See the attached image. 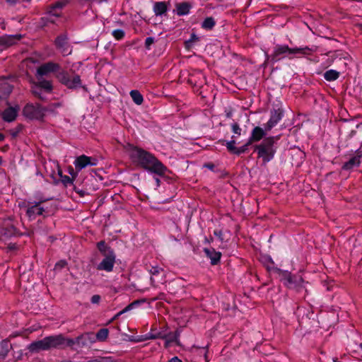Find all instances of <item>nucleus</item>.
<instances>
[{"mask_svg": "<svg viewBox=\"0 0 362 362\" xmlns=\"http://www.w3.org/2000/svg\"><path fill=\"white\" fill-rule=\"evenodd\" d=\"M129 156L133 163L151 173L163 176L167 171V168L160 160L143 148L131 146L129 149Z\"/></svg>", "mask_w": 362, "mask_h": 362, "instance_id": "nucleus-1", "label": "nucleus"}, {"mask_svg": "<svg viewBox=\"0 0 362 362\" xmlns=\"http://www.w3.org/2000/svg\"><path fill=\"white\" fill-rule=\"evenodd\" d=\"M75 344V340L66 338L62 334L46 337L41 340L32 342L28 349L31 352H37L41 350L72 346Z\"/></svg>", "mask_w": 362, "mask_h": 362, "instance_id": "nucleus-2", "label": "nucleus"}, {"mask_svg": "<svg viewBox=\"0 0 362 362\" xmlns=\"http://www.w3.org/2000/svg\"><path fill=\"white\" fill-rule=\"evenodd\" d=\"M315 50L316 48L314 47H289L286 45H277L274 49L272 57L273 61L276 62L285 57L293 58L309 55Z\"/></svg>", "mask_w": 362, "mask_h": 362, "instance_id": "nucleus-3", "label": "nucleus"}, {"mask_svg": "<svg viewBox=\"0 0 362 362\" xmlns=\"http://www.w3.org/2000/svg\"><path fill=\"white\" fill-rule=\"evenodd\" d=\"M280 280L288 288L300 291L305 288L307 284L300 275H292L291 272L286 270L278 269Z\"/></svg>", "mask_w": 362, "mask_h": 362, "instance_id": "nucleus-4", "label": "nucleus"}, {"mask_svg": "<svg viewBox=\"0 0 362 362\" xmlns=\"http://www.w3.org/2000/svg\"><path fill=\"white\" fill-rule=\"evenodd\" d=\"M256 150L259 158L262 159L264 163L269 162L276 153L273 137L264 139L259 145L256 146Z\"/></svg>", "mask_w": 362, "mask_h": 362, "instance_id": "nucleus-5", "label": "nucleus"}, {"mask_svg": "<svg viewBox=\"0 0 362 362\" xmlns=\"http://www.w3.org/2000/svg\"><path fill=\"white\" fill-rule=\"evenodd\" d=\"M23 115L30 120H40L45 116V110L38 103H28L23 109Z\"/></svg>", "mask_w": 362, "mask_h": 362, "instance_id": "nucleus-6", "label": "nucleus"}, {"mask_svg": "<svg viewBox=\"0 0 362 362\" xmlns=\"http://www.w3.org/2000/svg\"><path fill=\"white\" fill-rule=\"evenodd\" d=\"M57 79L65 86L70 89H75L81 86L80 76L76 75L71 78L65 71H59L57 74Z\"/></svg>", "mask_w": 362, "mask_h": 362, "instance_id": "nucleus-7", "label": "nucleus"}, {"mask_svg": "<svg viewBox=\"0 0 362 362\" xmlns=\"http://www.w3.org/2000/svg\"><path fill=\"white\" fill-rule=\"evenodd\" d=\"M98 163V160L96 158L81 155L75 158L74 165L76 170L80 172L88 166L97 165Z\"/></svg>", "mask_w": 362, "mask_h": 362, "instance_id": "nucleus-8", "label": "nucleus"}, {"mask_svg": "<svg viewBox=\"0 0 362 362\" xmlns=\"http://www.w3.org/2000/svg\"><path fill=\"white\" fill-rule=\"evenodd\" d=\"M59 65L54 62H47L40 65L36 71V76L37 79L46 76L50 73L56 72L59 69Z\"/></svg>", "mask_w": 362, "mask_h": 362, "instance_id": "nucleus-9", "label": "nucleus"}, {"mask_svg": "<svg viewBox=\"0 0 362 362\" xmlns=\"http://www.w3.org/2000/svg\"><path fill=\"white\" fill-rule=\"evenodd\" d=\"M54 42L57 49L64 56H67L71 54L72 49L68 44V37L66 35L58 36L55 39Z\"/></svg>", "mask_w": 362, "mask_h": 362, "instance_id": "nucleus-10", "label": "nucleus"}, {"mask_svg": "<svg viewBox=\"0 0 362 362\" xmlns=\"http://www.w3.org/2000/svg\"><path fill=\"white\" fill-rule=\"evenodd\" d=\"M115 262V255L112 250H110L109 253L105 255V258L98 265L99 270H104L105 272H112Z\"/></svg>", "mask_w": 362, "mask_h": 362, "instance_id": "nucleus-11", "label": "nucleus"}, {"mask_svg": "<svg viewBox=\"0 0 362 362\" xmlns=\"http://www.w3.org/2000/svg\"><path fill=\"white\" fill-rule=\"evenodd\" d=\"M284 112L281 108L274 109L271 111V115L266 124V130L270 131L284 117Z\"/></svg>", "mask_w": 362, "mask_h": 362, "instance_id": "nucleus-12", "label": "nucleus"}, {"mask_svg": "<svg viewBox=\"0 0 362 362\" xmlns=\"http://www.w3.org/2000/svg\"><path fill=\"white\" fill-rule=\"evenodd\" d=\"M19 110L20 107L17 105L6 108L1 113L2 119L6 122H13L17 118Z\"/></svg>", "mask_w": 362, "mask_h": 362, "instance_id": "nucleus-13", "label": "nucleus"}, {"mask_svg": "<svg viewBox=\"0 0 362 362\" xmlns=\"http://www.w3.org/2000/svg\"><path fill=\"white\" fill-rule=\"evenodd\" d=\"M69 0H60L53 4L49 8L47 14L50 16L59 17L61 16L62 8L66 4Z\"/></svg>", "mask_w": 362, "mask_h": 362, "instance_id": "nucleus-14", "label": "nucleus"}, {"mask_svg": "<svg viewBox=\"0 0 362 362\" xmlns=\"http://www.w3.org/2000/svg\"><path fill=\"white\" fill-rule=\"evenodd\" d=\"M44 200H40L39 202L35 203L33 206L29 207L27 209V215L29 217V218L32 219L35 217L36 215H42L43 212L45 211L44 208L40 206V203L42 202H44Z\"/></svg>", "mask_w": 362, "mask_h": 362, "instance_id": "nucleus-15", "label": "nucleus"}, {"mask_svg": "<svg viewBox=\"0 0 362 362\" xmlns=\"http://www.w3.org/2000/svg\"><path fill=\"white\" fill-rule=\"evenodd\" d=\"M267 130L266 128L264 129L259 127H255L253 128L251 132V135L248 140L250 142L259 141H260L267 134Z\"/></svg>", "mask_w": 362, "mask_h": 362, "instance_id": "nucleus-16", "label": "nucleus"}, {"mask_svg": "<svg viewBox=\"0 0 362 362\" xmlns=\"http://www.w3.org/2000/svg\"><path fill=\"white\" fill-rule=\"evenodd\" d=\"M357 155L352 157L349 161L345 163L343 165V168L345 170H350L354 167H357L361 163V158H362V153L360 148L356 150Z\"/></svg>", "mask_w": 362, "mask_h": 362, "instance_id": "nucleus-17", "label": "nucleus"}, {"mask_svg": "<svg viewBox=\"0 0 362 362\" xmlns=\"http://www.w3.org/2000/svg\"><path fill=\"white\" fill-rule=\"evenodd\" d=\"M74 340L75 344H81L82 346L86 345L88 341L90 343H93L95 341V339L93 336V334L90 332H86L85 334H83L76 337Z\"/></svg>", "mask_w": 362, "mask_h": 362, "instance_id": "nucleus-18", "label": "nucleus"}, {"mask_svg": "<svg viewBox=\"0 0 362 362\" xmlns=\"http://www.w3.org/2000/svg\"><path fill=\"white\" fill-rule=\"evenodd\" d=\"M204 251L206 255L211 259V263L212 264H216L220 261L221 257V253L220 252H217L213 248H205Z\"/></svg>", "mask_w": 362, "mask_h": 362, "instance_id": "nucleus-19", "label": "nucleus"}, {"mask_svg": "<svg viewBox=\"0 0 362 362\" xmlns=\"http://www.w3.org/2000/svg\"><path fill=\"white\" fill-rule=\"evenodd\" d=\"M153 8L156 16H161L168 11V5L165 1H158L153 4Z\"/></svg>", "mask_w": 362, "mask_h": 362, "instance_id": "nucleus-20", "label": "nucleus"}, {"mask_svg": "<svg viewBox=\"0 0 362 362\" xmlns=\"http://www.w3.org/2000/svg\"><path fill=\"white\" fill-rule=\"evenodd\" d=\"M191 5L188 3L184 2L178 4L176 6V12L178 16H185L189 14L191 9Z\"/></svg>", "mask_w": 362, "mask_h": 362, "instance_id": "nucleus-21", "label": "nucleus"}, {"mask_svg": "<svg viewBox=\"0 0 362 362\" xmlns=\"http://www.w3.org/2000/svg\"><path fill=\"white\" fill-rule=\"evenodd\" d=\"M11 348V345L8 340H2L0 341V358H4Z\"/></svg>", "mask_w": 362, "mask_h": 362, "instance_id": "nucleus-22", "label": "nucleus"}, {"mask_svg": "<svg viewBox=\"0 0 362 362\" xmlns=\"http://www.w3.org/2000/svg\"><path fill=\"white\" fill-rule=\"evenodd\" d=\"M339 72L334 69H329L325 72L324 78L327 81H334L339 77Z\"/></svg>", "mask_w": 362, "mask_h": 362, "instance_id": "nucleus-23", "label": "nucleus"}, {"mask_svg": "<svg viewBox=\"0 0 362 362\" xmlns=\"http://www.w3.org/2000/svg\"><path fill=\"white\" fill-rule=\"evenodd\" d=\"M133 101L138 105L142 104L144 101L143 95L137 90H132L129 93Z\"/></svg>", "mask_w": 362, "mask_h": 362, "instance_id": "nucleus-24", "label": "nucleus"}, {"mask_svg": "<svg viewBox=\"0 0 362 362\" xmlns=\"http://www.w3.org/2000/svg\"><path fill=\"white\" fill-rule=\"evenodd\" d=\"M39 81L37 83V85L40 86V88L42 90H44L45 92L50 93L52 90V84L51 81L42 79L40 78L38 79Z\"/></svg>", "mask_w": 362, "mask_h": 362, "instance_id": "nucleus-25", "label": "nucleus"}, {"mask_svg": "<svg viewBox=\"0 0 362 362\" xmlns=\"http://www.w3.org/2000/svg\"><path fill=\"white\" fill-rule=\"evenodd\" d=\"M163 272V269L158 266H152L149 269V273L151 275V282L153 286H155V276L158 275L160 273Z\"/></svg>", "mask_w": 362, "mask_h": 362, "instance_id": "nucleus-26", "label": "nucleus"}, {"mask_svg": "<svg viewBox=\"0 0 362 362\" xmlns=\"http://www.w3.org/2000/svg\"><path fill=\"white\" fill-rule=\"evenodd\" d=\"M215 25L216 22L214 18L212 17H207L202 23V28L205 30H211Z\"/></svg>", "mask_w": 362, "mask_h": 362, "instance_id": "nucleus-27", "label": "nucleus"}, {"mask_svg": "<svg viewBox=\"0 0 362 362\" xmlns=\"http://www.w3.org/2000/svg\"><path fill=\"white\" fill-rule=\"evenodd\" d=\"M231 139H232L230 141H226V146L227 149L230 153L235 154V151L237 149V147L235 146V144H236V141H235L236 136L235 135H233Z\"/></svg>", "mask_w": 362, "mask_h": 362, "instance_id": "nucleus-28", "label": "nucleus"}, {"mask_svg": "<svg viewBox=\"0 0 362 362\" xmlns=\"http://www.w3.org/2000/svg\"><path fill=\"white\" fill-rule=\"evenodd\" d=\"M109 334V330L106 328L100 329L96 334L95 338L97 340L103 341H105Z\"/></svg>", "mask_w": 362, "mask_h": 362, "instance_id": "nucleus-29", "label": "nucleus"}, {"mask_svg": "<svg viewBox=\"0 0 362 362\" xmlns=\"http://www.w3.org/2000/svg\"><path fill=\"white\" fill-rule=\"evenodd\" d=\"M57 168H58V175L61 177V180H62V182H63V184L65 185L73 184V179L67 175H63L62 171L60 169L58 164H57Z\"/></svg>", "mask_w": 362, "mask_h": 362, "instance_id": "nucleus-30", "label": "nucleus"}, {"mask_svg": "<svg viewBox=\"0 0 362 362\" xmlns=\"http://www.w3.org/2000/svg\"><path fill=\"white\" fill-rule=\"evenodd\" d=\"M163 335L165 337H162V339H165V344L166 347H168L170 343L176 341L178 337V335L174 334L172 333H169V334L163 333Z\"/></svg>", "mask_w": 362, "mask_h": 362, "instance_id": "nucleus-31", "label": "nucleus"}, {"mask_svg": "<svg viewBox=\"0 0 362 362\" xmlns=\"http://www.w3.org/2000/svg\"><path fill=\"white\" fill-rule=\"evenodd\" d=\"M98 249L100 250L103 255H106L109 253L110 250H112L104 241H100L97 244Z\"/></svg>", "mask_w": 362, "mask_h": 362, "instance_id": "nucleus-32", "label": "nucleus"}, {"mask_svg": "<svg viewBox=\"0 0 362 362\" xmlns=\"http://www.w3.org/2000/svg\"><path fill=\"white\" fill-rule=\"evenodd\" d=\"M144 302V300H135L132 302V303L129 304L124 309H123L122 311H120L118 314V315H120L126 312H128L132 309H134L136 305H139L141 303Z\"/></svg>", "mask_w": 362, "mask_h": 362, "instance_id": "nucleus-33", "label": "nucleus"}, {"mask_svg": "<svg viewBox=\"0 0 362 362\" xmlns=\"http://www.w3.org/2000/svg\"><path fill=\"white\" fill-rule=\"evenodd\" d=\"M252 144V142H250L248 140L247 142L243 145L242 146L237 148L236 151H235V155H240L242 153H244L247 151L249 146Z\"/></svg>", "mask_w": 362, "mask_h": 362, "instance_id": "nucleus-34", "label": "nucleus"}, {"mask_svg": "<svg viewBox=\"0 0 362 362\" xmlns=\"http://www.w3.org/2000/svg\"><path fill=\"white\" fill-rule=\"evenodd\" d=\"M165 337L162 332L157 333L149 332L145 336V339H156L158 338Z\"/></svg>", "mask_w": 362, "mask_h": 362, "instance_id": "nucleus-35", "label": "nucleus"}, {"mask_svg": "<svg viewBox=\"0 0 362 362\" xmlns=\"http://www.w3.org/2000/svg\"><path fill=\"white\" fill-rule=\"evenodd\" d=\"M231 130L236 138L241 135L242 129L238 123L234 122L231 124Z\"/></svg>", "mask_w": 362, "mask_h": 362, "instance_id": "nucleus-36", "label": "nucleus"}, {"mask_svg": "<svg viewBox=\"0 0 362 362\" xmlns=\"http://www.w3.org/2000/svg\"><path fill=\"white\" fill-rule=\"evenodd\" d=\"M124 31L122 29L114 30L112 33L113 37L117 40L122 39L124 37Z\"/></svg>", "mask_w": 362, "mask_h": 362, "instance_id": "nucleus-37", "label": "nucleus"}, {"mask_svg": "<svg viewBox=\"0 0 362 362\" xmlns=\"http://www.w3.org/2000/svg\"><path fill=\"white\" fill-rule=\"evenodd\" d=\"M42 90L40 86L37 85V83L34 84V86L32 87V91L33 94L38 96L40 98L43 99L44 97L42 96Z\"/></svg>", "mask_w": 362, "mask_h": 362, "instance_id": "nucleus-38", "label": "nucleus"}, {"mask_svg": "<svg viewBox=\"0 0 362 362\" xmlns=\"http://www.w3.org/2000/svg\"><path fill=\"white\" fill-rule=\"evenodd\" d=\"M6 42L8 45H11L13 42L14 40H19L20 37H18L17 35H9L6 36Z\"/></svg>", "mask_w": 362, "mask_h": 362, "instance_id": "nucleus-39", "label": "nucleus"}, {"mask_svg": "<svg viewBox=\"0 0 362 362\" xmlns=\"http://www.w3.org/2000/svg\"><path fill=\"white\" fill-rule=\"evenodd\" d=\"M154 42V38L152 37H146L145 40L146 47L147 49H150L151 45H152Z\"/></svg>", "mask_w": 362, "mask_h": 362, "instance_id": "nucleus-40", "label": "nucleus"}, {"mask_svg": "<svg viewBox=\"0 0 362 362\" xmlns=\"http://www.w3.org/2000/svg\"><path fill=\"white\" fill-rule=\"evenodd\" d=\"M100 296L99 295H93L92 297H91V299H90V302L93 303V304H98L100 303Z\"/></svg>", "mask_w": 362, "mask_h": 362, "instance_id": "nucleus-41", "label": "nucleus"}, {"mask_svg": "<svg viewBox=\"0 0 362 362\" xmlns=\"http://www.w3.org/2000/svg\"><path fill=\"white\" fill-rule=\"evenodd\" d=\"M66 261H63V260L59 261V262H57L55 264V269L63 268L66 266Z\"/></svg>", "mask_w": 362, "mask_h": 362, "instance_id": "nucleus-42", "label": "nucleus"}, {"mask_svg": "<svg viewBox=\"0 0 362 362\" xmlns=\"http://www.w3.org/2000/svg\"><path fill=\"white\" fill-rule=\"evenodd\" d=\"M21 131V127H19L18 129L16 130H11V135L12 136L13 138H15L18 136L19 132Z\"/></svg>", "mask_w": 362, "mask_h": 362, "instance_id": "nucleus-43", "label": "nucleus"}, {"mask_svg": "<svg viewBox=\"0 0 362 362\" xmlns=\"http://www.w3.org/2000/svg\"><path fill=\"white\" fill-rule=\"evenodd\" d=\"M78 173V172H77L76 170L74 171V170L72 168L71 170H69V173L71 175L72 179H74L77 177Z\"/></svg>", "mask_w": 362, "mask_h": 362, "instance_id": "nucleus-44", "label": "nucleus"}, {"mask_svg": "<svg viewBox=\"0 0 362 362\" xmlns=\"http://www.w3.org/2000/svg\"><path fill=\"white\" fill-rule=\"evenodd\" d=\"M0 234L8 236V235H11L13 233H10V232L7 233L6 231V229L2 227V228H0Z\"/></svg>", "mask_w": 362, "mask_h": 362, "instance_id": "nucleus-45", "label": "nucleus"}, {"mask_svg": "<svg viewBox=\"0 0 362 362\" xmlns=\"http://www.w3.org/2000/svg\"><path fill=\"white\" fill-rule=\"evenodd\" d=\"M198 40H199V37L194 33H192L190 36V39L189 40L188 42L196 41Z\"/></svg>", "mask_w": 362, "mask_h": 362, "instance_id": "nucleus-46", "label": "nucleus"}, {"mask_svg": "<svg viewBox=\"0 0 362 362\" xmlns=\"http://www.w3.org/2000/svg\"><path fill=\"white\" fill-rule=\"evenodd\" d=\"M204 168H208V169H209V170H214V168H215L214 165V164H212V163H206V164H204Z\"/></svg>", "mask_w": 362, "mask_h": 362, "instance_id": "nucleus-47", "label": "nucleus"}, {"mask_svg": "<svg viewBox=\"0 0 362 362\" xmlns=\"http://www.w3.org/2000/svg\"><path fill=\"white\" fill-rule=\"evenodd\" d=\"M169 362H182V361L177 356H175V357H173L169 361Z\"/></svg>", "mask_w": 362, "mask_h": 362, "instance_id": "nucleus-48", "label": "nucleus"}, {"mask_svg": "<svg viewBox=\"0 0 362 362\" xmlns=\"http://www.w3.org/2000/svg\"><path fill=\"white\" fill-rule=\"evenodd\" d=\"M7 3L10 4H16L18 0H6Z\"/></svg>", "mask_w": 362, "mask_h": 362, "instance_id": "nucleus-49", "label": "nucleus"}, {"mask_svg": "<svg viewBox=\"0 0 362 362\" xmlns=\"http://www.w3.org/2000/svg\"><path fill=\"white\" fill-rule=\"evenodd\" d=\"M6 90L7 93H10L12 90V87L11 86H7V87H6Z\"/></svg>", "mask_w": 362, "mask_h": 362, "instance_id": "nucleus-50", "label": "nucleus"}, {"mask_svg": "<svg viewBox=\"0 0 362 362\" xmlns=\"http://www.w3.org/2000/svg\"><path fill=\"white\" fill-rule=\"evenodd\" d=\"M155 181H156V182L157 187H159V186H160V180H159V178L156 177V178H155Z\"/></svg>", "mask_w": 362, "mask_h": 362, "instance_id": "nucleus-51", "label": "nucleus"}, {"mask_svg": "<svg viewBox=\"0 0 362 362\" xmlns=\"http://www.w3.org/2000/svg\"><path fill=\"white\" fill-rule=\"evenodd\" d=\"M162 296H163V294H160L158 297L153 298V300L155 301L158 299H163Z\"/></svg>", "mask_w": 362, "mask_h": 362, "instance_id": "nucleus-52", "label": "nucleus"}, {"mask_svg": "<svg viewBox=\"0 0 362 362\" xmlns=\"http://www.w3.org/2000/svg\"><path fill=\"white\" fill-rule=\"evenodd\" d=\"M4 135H3L2 134H1V133H0V141H2V140H4Z\"/></svg>", "mask_w": 362, "mask_h": 362, "instance_id": "nucleus-53", "label": "nucleus"}, {"mask_svg": "<svg viewBox=\"0 0 362 362\" xmlns=\"http://www.w3.org/2000/svg\"><path fill=\"white\" fill-rule=\"evenodd\" d=\"M266 259H267L268 262H272V259H271L269 257H266Z\"/></svg>", "mask_w": 362, "mask_h": 362, "instance_id": "nucleus-54", "label": "nucleus"}]
</instances>
